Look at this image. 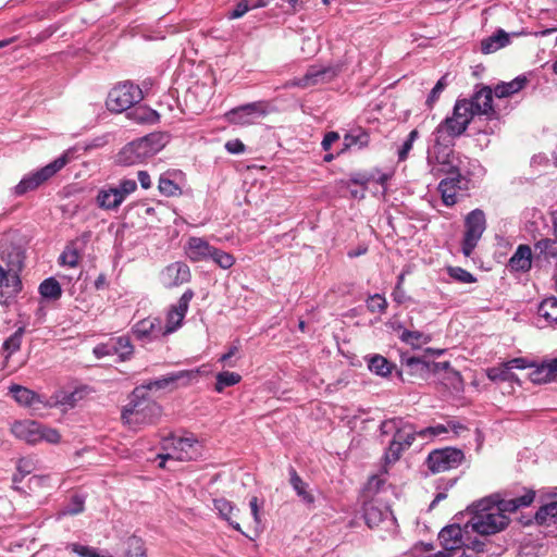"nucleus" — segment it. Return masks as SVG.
<instances>
[{
  "label": "nucleus",
  "instance_id": "26",
  "mask_svg": "<svg viewBox=\"0 0 557 557\" xmlns=\"http://www.w3.org/2000/svg\"><path fill=\"white\" fill-rule=\"evenodd\" d=\"M467 129V120H462V122H458L454 116L446 117L438 126L435 128L433 135H438L440 137H446L450 140H454L456 137H459Z\"/></svg>",
  "mask_w": 557,
  "mask_h": 557
},
{
  "label": "nucleus",
  "instance_id": "53",
  "mask_svg": "<svg viewBox=\"0 0 557 557\" xmlns=\"http://www.w3.org/2000/svg\"><path fill=\"white\" fill-rule=\"evenodd\" d=\"M419 137V133L417 129H412L407 139L404 141V144L401 145V147L399 148L398 150V159L399 161H404L407 159L410 150L412 149V146H413V143L416 141V139Z\"/></svg>",
  "mask_w": 557,
  "mask_h": 557
},
{
  "label": "nucleus",
  "instance_id": "34",
  "mask_svg": "<svg viewBox=\"0 0 557 557\" xmlns=\"http://www.w3.org/2000/svg\"><path fill=\"white\" fill-rule=\"evenodd\" d=\"M537 314L545 320L547 325L557 327V298L549 297L544 299L539 305Z\"/></svg>",
  "mask_w": 557,
  "mask_h": 557
},
{
  "label": "nucleus",
  "instance_id": "40",
  "mask_svg": "<svg viewBox=\"0 0 557 557\" xmlns=\"http://www.w3.org/2000/svg\"><path fill=\"white\" fill-rule=\"evenodd\" d=\"M530 380L535 384H543L554 381L548 361L536 366L535 369L530 373Z\"/></svg>",
  "mask_w": 557,
  "mask_h": 557
},
{
  "label": "nucleus",
  "instance_id": "7",
  "mask_svg": "<svg viewBox=\"0 0 557 557\" xmlns=\"http://www.w3.org/2000/svg\"><path fill=\"white\" fill-rule=\"evenodd\" d=\"M136 189L137 183L131 178L122 180L117 185H104L97 193L96 205L102 210L115 211Z\"/></svg>",
  "mask_w": 557,
  "mask_h": 557
},
{
  "label": "nucleus",
  "instance_id": "47",
  "mask_svg": "<svg viewBox=\"0 0 557 557\" xmlns=\"http://www.w3.org/2000/svg\"><path fill=\"white\" fill-rule=\"evenodd\" d=\"M447 273L453 280L459 283L469 284L476 281L472 273L460 267H448Z\"/></svg>",
  "mask_w": 557,
  "mask_h": 557
},
{
  "label": "nucleus",
  "instance_id": "61",
  "mask_svg": "<svg viewBox=\"0 0 557 557\" xmlns=\"http://www.w3.org/2000/svg\"><path fill=\"white\" fill-rule=\"evenodd\" d=\"M339 139V135L336 132H329L325 134L322 140L323 150H330L332 145Z\"/></svg>",
  "mask_w": 557,
  "mask_h": 557
},
{
  "label": "nucleus",
  "instance_id": "42",
  "mask_svg": "<svg viewBox=\"0 0 557 557\" xmlns=\"http://www.w3.org/2000/svg\"><path fill=\"white\" fill-rule=\"evenodd\" d=\"M25 333V327H18L9 338L3 343V349L7 351L5 358H10L12 354L17 351L22 344V338Z\"/></svg>",
  "mask_w": 557,
  "mask_h": 557
},
{
  "label": "nucleus",
  "instance_id": "50",
  "mask_svg": "<svg viewBox=\"0 0 557 557\" xmlns=\"http://www.w3.org/2000/svg\"><path fill=\"white\" fill-rule=\"evenodd\" d=\"M367 308L373 313H384L387 308V301L384 296L374 294L367 299Z\"/></svg>",
  "mask_w": 557,
  "mask_h": 557
},
{
  "label": "nucleus",
  "instance_id": "2",
  "mask_svg": "<svg viewBox=\"0 0 557 557\" xmlns=\"http://www.w3.org/2000/svg\"><path fill=\"white\" fill-rule=\"evenodd\" d=\"M168 135L151 133L125 145L116 156V162L129 166L145 162L156 156L168 144Z\"/></svg>",
  "mask_w": 557,
  "mask_h": 557
},
{
  "label": "nucleus",
  "instance_id": "30",
  "mask_svg": "<svg viewBox=\"0 0 557 557\" xmlns=\"http://www.w3.org/2000/svg\"><path fill=\"white\" fill-rule=\"evenodd\" d=\"M557 258V240L543 238L534 244V260H545Z\"/></svg>",
  "mask_w": 557,
  "mask_h": 557
},
{
  "label": "nucleus",
  "instance_id": "45",
  "mask_svg": "<svg viewBox=\"0 0 557 557\" xmlns=\"http://www.w3.org/2000/svg\"><path fill=\"white\" fill-rule=\"evenodd\" d=\"M216 265L220 268L227 270L233 267L235 263V258L233 255L223 251L219 248L213 249L211 258H210Z\"/></svg>",
  "mask_w": 557,
  "mask_h": 557
},
{
  "label": "nucleus",
  "instance_id": "15",
  "mask_svg": "<svg viewBox=\"0 0 557 557\" xmlns=\"http://www.w3.org/2000/svg\"><path fill=\"white\" fill-rule=\"evenodd\" d=\"M194 297V292L187 289L178 299L177 304L170 307L166 313L165 325L162 324L163 335L166 336L177 331L183 323V320L187 313L189 302Z\"/></svg>",
  "mask_w": 557,
  "mask_h": 557
},
{
  "label": "nucleus",
  "instance_id": "27",
  "mask_svg": "<svg viewBox=\"0 0 557 557\" xmlns=\"http://www.w3.org/2000/svg\"><path fill=\"white\" fill-rule=\"evenodd\" d=\"M9 392L21 406L35 408L36 405L44 404L40 395L22 385L13 384L9 387Z\"/></svg>",
  "mask_w": 557,
  "mask_h": 557
},
{
  "label": "nucleus",
  "instance_id": "48",
  "mask_svg": "<svg viewBox=\"0 0 557 557\" xmlns=\"http://www.w3.org/2000/svg\"><path fill=\"white\" fill-rule=\"evenodd\" d=\"M78 261L79 255L77 249L73 245L66 246V248L59 258V262L61 265H67L70 268H75L78 264Z\"/></svg>",
  "mask_w": 557,
  "mask_h": 557
},
{
  "label": "nucleus",
  "instance_id": "19",
  "mask_svg": "<svg viewBox=\"0 0 557 557\" xmlns=\"http://www.w3.org/2000/svg\"><path fill=\"white\" fill-rule=\"evenodd\" d=\"M160 278L165 287L171 288L187 283L190 280V271L187 264L174 262L161 272Z\"/></svg>",
  "mask_w": 557,
  "mask_h": 557
},
{
  "label": "nucleus",
  "instance_id": "22",
  "mask_svg": "<svg viewBox=\"0 0 557 557\" xmlns=\"http://www.w3.org/2000/svg\"><path fill=\"white\" fill-rule=\"evenodd\" d=\"M438 540L446 552L456 550L466 545L462 529L459 524H450L443 528L438 534Z\"/></svg>",
  "mask_w": 557,
  "mask_h": 557
},
{
  "label": "nucleus",
  "instance_id": "13",
  "mask_svg": "<svg viewBox=\"0 0 557 557\" xmlns=\"http://www.w3.org/2000/svg\"><path fill=\"white\" fill-rule=\"evenodd\" d=\"M342 71L339 64L335 65H311L306 74L294 82V85L308 88L317 85L326 84L333 81Z\"/></svg>",
  "mask_w": 557,
  "mask_h": 557
},
{
  "label": "nucleus",
  "instance_id": "41",
  "mask_svg": "<svg viewBox=\"0 0 557 557\" xmlns=\"http://www.w3.org/2000/svg\"><path fill=\"white\" fill-rule=\"evenodd\" d=\"M451 116H454L458 122H462V120L466 119L467 126L470 124L474 115L471 112V104L467 102V99L456 101Z\"/></svg>",
  "mask_w": 557,
  "mask_h": 557
},
{
  "label": "nucleus",
  "instance_id": "57",
  "mask_svg": "<svg viewBox=\"0 0 557 557\" xmlns=\"http://www.w3.org/2000/svg\"><path fill=\"white\" fill-rule=\"evenodd\" d=\"M250 9H252V7L248 0H240L234 10L228 13V17L232 20L239 18L244 16Z\"/></svg>",
  "mask_w": 557,
  "mask_h": 557
},
{
  "label": "nucleus",
  "instance_id": "4",
  "mask_svg": "<svg viewBox=\"0 0 557 557\" xmlns=\"http://www.w3.org/2000/svg\"><path fill=\"white\" fill-rule=\"evenodd\" d=\"M161 413L162 409L156 401L146 398L144 395L135 398L133 393L131 401L122 411L121 418L125 424L137 429L157 422Z\"/></svg>",
  "mask_w": 557,
  "mask_h": 557
},
{
  "label": "nucleus",
  "instance_id": "54",
  "mask_svg": "<svg viewBox=\"0 0 557 557\" xmlns=\"http://www.w3.org/2000/svg\"><path fill=\"white\" fill-rule=\"evenodd\" d=\"M447 432H448L447 425L437 424L434 426H428L425 429L420 430L418 432V436H420L423 440H426V438H432V437L438 436V435L447 433Z\"/></svg>",
  "mask_w": 557,
  "mask_h": 557
},
{
  "label": "nucleus",
  "instance_id": "60",
  "mask_svg": "<svg viewBox=\"0 0 557 557\" xmlns=\"http://www.w3.org/2000/svg\"><path fill=\"white\" fill-rule=\"evenodd\" d=\"M113 349H114V347L110 341L109 343L97 345L94 348V354L96 355L97 358H102L106 356H112Z\"/></svg>",
  "mask_w": 557,
  "mask_h": 557
},
{
  "label": "nucleus",
  "instance_id": "6",
  "mask_svg": "<svg viewBox=\"0 0 557 557\" xmlns=\"http://www.w3.org/2000/svg\"><path fill=\"white\" fill-rule=\"evenodd\" d=\"M163 448L172 449V451L158 456L161 459L159 465L161 468L165 467V461L168 459L188 461L196 459L201 455V446L193 435L187 437H166L163 442Z\"/></svg>",
  "mask_w": 557,
  "mask_h": 557
},
{
  "label": "nucleus",
  "instance_id": "59",
  "mask_svg": "<svg viewBox=\"0 0 557 557\" xmlns=\"http://www.w3.org/2000/svg\"><path fill=\"white\" fill-rule=\"evenodd\" d=\"M69 548L73 553L77 554L79 557H91V555L95 550V548H92V547L81 545L77 543L70 544Z\"/></svg>",
  "mask_w": 557,
  "mask_h": 557
},
{
  "label": "nucleus",
  "instance_id": "32",
  "mask_svg": "<svg viewBox=\"0 0 557 557\" xmlns=\"http://www.w3.org/2000/svg\"><path fill=\"white\" fill-rule=\"evenodd\" d=\"M527 83L528 79L525 76H518L511 82L497 84L493 91L499 99L507 98L523 89Z\"/></svg>",
  "mask_w": 557,
  "mask_h": 557
},
{
  "label": "nucleus",
  "instance_id": "14",
  "mask_svg": "<svg viewBox=\"0 0 557 557\" xmlns=\"http://www.w3.org/2000/svg\"><path fill=\"white\" fill-rule=\"evenodd\" d=\"M401 366L410 375H418L421 379H429L431 374L449 370V362L428 361L419 357L403 358Z\"/></svg>",
  "mask_w": 557,
  "mask_h": 557
},
{
  "label": "nucleus",
  "instance_id": "5",
  "mask_svg": "<svg viewBox=\"0 0 557 557\" xmlns=\"http://www.w3.org/2000/svg\"><path fill=\"white\" fill-rule=\"evenodd\" d=\"M11 432L16 438L27 444H37L41 441L57 444L61 440V435L55 429L45 426L35 420L15 421L11 426Z\"/></svg>",
  "mask_w": 557,
  "mask_h": 557
},
{
  "label": "nucleus",
  "instance_id": "9",
  "mask_svg": "<svg viewBox=\"0 0 557 557\" xmlns=\"http://www.w3.org/2000/svg\"><path fill=\"white\" fill-rule=\"evenodd\" d=\"M141 99V89L137 85L125 82L111 89L106 104L110 111L121 113L138 103Z\"/></svg>",
  "mask_w": 557,
  "mask_h": 557
},
{
  "label": "nucleus",
  "instance_id": "39",
  "mask_svg": "<svg viewBox=\"0 0 557 557\" xmlns=\"http://www.w3.org/2000/svg\"><path fill=\"white\" fill-rule=\"evenodd\" d=\"M85 509V498L82 495H73L69 503L59 511V517L75 516Z\"/></svg>",
  "mask_w": 557,
  "mask_h": 557
},
{
  "label": "nucleus",
  "instance_id": "31",
  "mask_svg": "<svg viewBox=\"0 0 557 557\" xmlns=\"http://www.w3.org/2000/svg\"><path fill=\"white\" fill-rule=\"evenodd\" d=\"M508 44L509 35L505 30L498 29L495 34L481 41V51L485 54L493 53Z\"/></svg>",
  "mask_w": 557,
  "mask_h": 557
},
{
  "label": "nucleus",
  "instance_id": "1",
  "mask_svg": "<svg viewBox=\"0 0 557 557\" xmlns=\"http://www.w3.org/2000/svg\"><path fill=\"white\" fill-rule=\"evenodd\" d=\"M534 497V491L530 490L522 496L502 499L497 504H493L488 499H482L469 507L472 517L466 527L470 525L474 532L481 535L498 533L509 523V518L505 512H515L519 508L530 506Z\"/></svg>",
  "mask_w": 557,
  "mask_h": 557
},
{
  "label": "nucleus",
  "instance_id": "12",
  "mask_svg": "<svg viewBox=\"0 0 557 557\" xmlns=\"http://www.w3.org/2000/svg\"><path fill=\"white\" fill-rule=\"evenodd\" d=\"M463 458L462 450L446 447L431 451L428 456L426 465L433 473H440L457 468Z\"/></svg>",
  "mask_w": 557,
  "mask_h": 557
},
{
  "label": "nucleus",
  "instance_id": "17",
  "mask_svg": "<svg viewBox=\"0 0 557 557\" xmlns=\"http://www.w3.org/2000/svg\"><path fill=\"white\" fill-rule=\"evenodd\" d=\"M493 94L494 91L487 87H481L474 92L471 99H467V102L471 104V112L473 115H484L486 119H493L496 115L493 107Z\"/></svg>",
  "mask_w": 557,
  "mask_h": 557
},
{
  "label": "nucleus",
  "instance_id": "37",
  "mask_svg": "<svg viewBox=\"0 0 557 557\" xmlns=\"http://www.w3.org/2000/svg\"><path fill=\"white\" fill-rule=\"evenodd\" d=\"M39 293L46 299L58 300L62 296V288L54 277H49L39 285Z\"/></svg>",
  "mask_w": 557,
  "mask_h": 557
},
{
  "label": "nucleus",
  "instance_id": "10",
  "mask_svg": "<svg viewBox=\"0 0 557 557\" xmlns=\"http://www.w3.org/2000/svg\"><path fill=\"white\" fill-rule=\"evenodd\" d=\"M465 235L462 240V253L470 257L486 228L485 214L480 209H474L465 219Z\"/></svg>",
  "mask_w": 557,
  "mask_h": 557
},
{
  "label": "nucleus",
  "instance_id": "38",
  "mask_svg": "<svg viewBox=\"0 0 557 557\" xmlns=\"http://www.w3.org/2000/svg\"><path fill=\"white\" fill-rule=\"evenodd\" d=\"M111 343L114 347L113 355H117L121 360L129 359V357L133 355L134 347L128 337L120 336L112 338Z\"/></svg>",
  "mask_w": 557,
  "mask_h": 557
},
{
  "label": "nucleus",
  "instance_id": "51",
  "mask_svg": "<svg viewBox=\"0 0 557 557\" xmlns=\"http://www.w3.org/2000/svg\"><path fill=\"white\" fill-rule=\"evenodd\" d=\"M446 86H447V75H444L437 81V83L435 84V86L433 87V89L431 90V92L428 96L425 103L429 108H433L434 103L438 100L441 94L446 88Z\"/></svg>",
  "mask_w": 557,
  "mask_h": 557
},
{
  "label": "nucleus",
  "instance_id": "16",
  "mask_svg": "<svg viewBox=\"0 0 557 557\" xmlns=\"http://www.w3.org/2000/svg\"><path fill=\"white\" fill-rule=\"evenodd\" d=\"M198 374L199 370H182L170 373L161 379L151 380L147 384L136 387L134 389V397L139 398L143 395L145 396L146 391L166 388L169 385L174 384L181 380H186L188 383L189 381L196 379Z\"/></svg>",
  "mask_w": 557,
  "mask_h": 557
},
{
  "label": "nucleus",
  "instance_id": "8",
  "mask_svg": "<svg viewBox=\"0 0 557 557\" xmlns=\"http://www.w3.org/2000/svg\"><path fill=\"white\" fill-rule=\"evenodd\" d=\"M70 152L65 151L62 156L57 158L51 163L41 168L40 170L25 175L21 182L14 187V195L22 196L29 190L36 189L44 182L52 177L57 172H59L63 166H65L70 160Z\"/></svg>",
  "mask_w": 557,
  "mask_h": 557
},
{
  "label": "nucleus",
  "instance_id": "36",
  "mask_svg": "<svg viewBox=\"0 0 557 557\" xmlns=\"http://www.w3.org/2000/svg\"><path fill=\"white\" fill-rule=\"evenodd\" d=\"M537 524H556L557 523V502H550L540 507L535 513Z\"/></svg>",
  "mask_w": 557,
  "mask_h": 557
},
{
  "label": "nucleus",
  "instance_id": "55",
  "mask_svg": "<svg viewBox=\"0 0 557 557\" xmlns=\"http://www.w3.org/2000/svg\"><path fill=\"white\" fill-rule=\"evenodd\" d=\"M406 448L401 446V444L399 442H394L392 441L386 453H385V460L386 462L391 463V462H395L397 461L400 456H401V453L405 450Z\"/></svg>",
  "mask_w": 557,
  "mask_h": 557
},
{
  "label": "nucleus",
  "instance_id": "3",
  "mask_svg": "<svg viewBox=\"0 0 557 557\" xmlns=\"http://www.w3.org/2000/svg\"><path fill=\"white\" fill-rule=\"evenodd\" d=\"M454 140L434 135V145L428 151V164L435 176L460 171L461 160L454 153Z\"/></svg>",
  "mask_w": 557,
  "mask_h": 557
},
{
  "label": "nucleus",
  "instance_id": "28",
  "mask_svg": "<svg viewBox=\"0 0 557 557\" xmlns=\"http://www.w3.org/2000/svg\"><path fill=\"white\" fill-rule=\"evenodd\" d=\"M408 422H405L401 418H393L389 420H385L381 424L382 434H391L393 433V441L399 442L401 445L405 444V436L408 429Z\"/></svg>",
  "mask_w": 557,
  "mask_h": 557
},
{
  "label": "nucleus",
  "instance_id": "43",
  "mask_svg": "<svg viewBox=\"0 0 557 557\" xmlns=\"http://www.w3.org/2000/svg\"><path fill=\"white\" fill-rule=\"evenodd\" d=\"M368 368L373 373L382 376L389 374L392 370L387 359L380 355H375L368 360Z\"/></svg>",
  "mask_w": 557,
  "mask_h": 557
},
{
  "label": "nucleus",
  "instance_id": "56",
  "mask_svg": "<svg viewBox=\"0 0 557 557\" xmlns=\"http://www.w3.org/2000/svg\"><path fill=\"white\" fill-rule=\"evenodd\" d=\"M128 553L127 557H146L143 543L137 537H131L127 541Z\"/></svg>",
  "mask_w": 557,
  "mask_h": 557
},
{
  "label": "nucleus",
  "instance_id": "49",
  "mask_svg": "<svg viewBox=\"0 0 557 557\" xmlns=\"http://www.w3.org/2000/svg\"><path fill=\"white\" fill-rule=\"evenodd\" d=\"M486 375L491 381L497 382H504L511 379V372L509 371L506 362L498 366L487 369Z\"/></svg>",
  "mask_w": 557,
  "mask_h": 557
},
{
  "label": "nucleus",
  "instance_id": "52",
  "mask_svg": "<svg viewBox=\"0 0 557 557\" xmlns=\"http://www.w3.org/2000/svg\"><path fill=\"white\" fill-rule=\"evenodd\" d=\"M158 188L161 194L168 197L177 195L180 190L178 186L164 174L161 175L159 178Z\"/></svg>",
  "mask_w": 557,
  "mask_h": 557
},
{
  "label": "nucleus",
  "instance_id": "18",
  "mask_svg": "<svg viewBox=\"0 0 557 557\" xmlns=\"http://www.w3.org/2000/svg\"><path fill=\"white\" fill-rule=\"evenodd\" d=\"M363 518L369 528L379 527L387 519L394 520L392 511L383 503L372 499L363 505Z\"/></svg>",
  "mask_w": 557,
  "mask_h": 557
},
{
  "label": "nucleus",
  "instance_id": "20",
  "mask_svg": "<svg viewBox=\"0 0 557 557\" xmlns=\"http://www.w3.org/2000/svg\"><path fill=\"white\" fill-rule=\"evenodd\" d=\"M264 111L258 103H248L228 111L225 116L230 123L237 125H249Z\"/></svg>",
  "mask_w": 557,
  "mask_h": 557
},
{
  "label": "nucleus",
  "instance_id": "44",
  "mask_svg": "<svg viewBox=\"0 0 557 557\" xmlns=\"http://www.w3.org/2000/svg\"><path fill=\"white\" fill-rule=\"evenodd\" d=\"M242 380V376L235 372H220L216 374L215 391L221 393L225 387L236 385Z\"/></svg>",
  "mask_w": 557,
  "mask_h": 557
},
{
  "label": "nucleus",
  "instance_id": "63",
  "mask_svg": "<svg viewBox=\"0 0 557 557\" xmlns=\"http://www.w3.org/2000/svg\"><path fill=\"white\" fill-rule=\"evenodd\" d=\"M418 432L419 431H417L416 428L412 424L409 423L408 424V429H407V433H406V436H405V444L403 443V447L408 449L412 445L416 436H418Z\"/></svg>",
  "mask_w": 557,
  "mask_h": 557
},
{
  "label": "nucleus",
  "instance_id": "11",
  "mask_svg": "<svg viewBox=\"0 0 557 557\" xmlns=\"http://www.w3.org/2000/svg\"><path fill=\"white\" fill-rule=\"evenodd\" d=\"M16 262L8 270L0 265V302L7 305L21 290L18 271L22 269L20 253L15 255Z\"/></svg>",
  "mask_w": 557,
  "mask_h": 557
},
{
  "label": "nucleus",
  "instance_id": "29",
  "mask_svg": "<svg viewBox=\"0 0 557 557\" xmlns=\"http://www.w3.org/2000/svg\"><path fill=\"white\" fill-rule=\"evenodd\" d=\"M214 508L220 516L226 520L235 530H240V524L236 520L238 518V509L227 499L220 498L214 500Z\"/></svg>",
  "mask_w": 557,
  "mask_h": 557
},
{
  "label": "nucleus",
  "instance_id": "64",
  "mask_svg": "<svg viewBox=\"0 0 557 557\" xmlns=\"http://www.w3.org/2000/svg\"><path fill=\"white\" fill-rule=\"evenodd\" d=\"M249 507H250L251 516H252L255 522L257 524L260 523L261 519H260V506L258 504V497L253 496L250 498Z\"/></svg>",
  "mask_w": 557,
  "mask_h": 557
},
{
  "label": "nucleus",
  "instance_id": "21",
  "mask_svg": "<svg viewBox=\"0 0 557 557\" xmlns=\"http://www.w3.org/2000/svg\"><path fill=\"white\" fill-rule=\"evenodd\" d=\"M449 175V177L442 180L438 184V191L446 206H453L457 202V191L462 189V185L466 184V180L460 174V171Z\"/></svg>",
  "mask_w": 557,
  "mask_h": 557
},
{
  "label": "nucleus",
  "instance_id": "35",
  "mask_svg": "<svg viewBox=\"0 0 557 557\" xmlns=\"http://www.w3.org/2000/svg\"><path fill=\"white\" fill-rule=\"evenodd\" d=\"M369 139H370V136L364 129H362V128L351 129L344 136V139H343L344 148L342 149V151H345L352 147L362 149L368 146Z\"/></svg>",
  "mask_w": 557,
  "mask_h": 557
},
{
  "label": "nucleus",
  "instance_id": "58",
  "mask_svg": "<svg viewBox=\"0 0 557 557\" xmlns=\"http://www.w3.org/2000/svg\"><path fill=\"white\" fill-rule=\"evenodd\" d=\"M16 468L18 473H21V478H24L35 470V462L30 458H21Z\"/></svg>",
  "mask_w": 557,
  "mask_h": 557
},
{
  "label": "nucleus",
  "instance_id": "62",
  "mask_svg": "<svg viewBox=\"0 0 557 557\" xmlns=\"http://www.w3.org/2000/svg\"><path fill=\"white\" fill-rule=\"evenodd\" d=\"M225 149L231 153H240L245 150V145L238 139L228 140L225 144Z\"/></svg>",
  "mask_w": 557,
  "mask_h": 557
},
{
  "label": "nucleus",
  "instance_id": "24",
  "mask_svg": "<svg viewBox=\"0 0 557 557\" xmlns=\"http://www.w3.org/2000/svg\"><path fill=\"white\" fill-rule=\"evenodd\" d=\"M532 249L528 245H519L508 261V268L513 272L525 273L530 271L533 261Z\"/></svg>",
  "mask_w": 557,
  "mask_h": 557
},
{
  "label": "nucleus",
  "instance_id": "33",
  "mask_svg": "<svg viewBox=\"0 0 557 557\" xmlns=\"http://www.w3.org/2000/svg\"><path fill=\"white\" fill-rule=\"evenodd\" d=\"M289 483L305 504L312 505L314 503V496L308 490V484L302 481L293 467L289 468Z\"/></svg>",
  "mask_w": 557,
  "mask_h": 557
},
{
  "label": "nucleus",
  "instance_id": "25",
  "mask_svg": "<svg viewBox=\"0 0 557 557\" xmlns=\"http://www.w3.org/2000/svg\"><path fill=\"white\" fill-rule=\"evenodd\" d=\"M185 249L188 258L197 262L209 260L214 247L200 237H190Z\"/></svg>",
  "mask_w": 557,
  "mask_h": 557
},
{
  "label": "nucleus",
  "instance_id": "23",
  "mask_svg": "<svg viewBox=\"0 0 557 557\" xmlns=\"http://www.w3.org/2000/svg\"><path fill=\"white\" fill-rule=\"evenodd\" d=\"M133 333L138 339L159 338L163 335L162 321L159 318H147L133 326Z\"/></svg>",
  "mask_w": 557,
  "mask_h": 557
},
{
  "label": "nucleus",
  "instance_id": "46",
  "mask_svg": "<svg viewBox=\"0 0 557 557\" xmlns=\"http://www.w3.org/2000/svg\"><path fill=\"white\" fill-rule=\"evenodd\" d=\"M400 339L411 346H419L429 343L431 337L419 331H404Z\"/></svg>",
  "mask_w": 557,
  "mask_h": 557
}]
</instances>
